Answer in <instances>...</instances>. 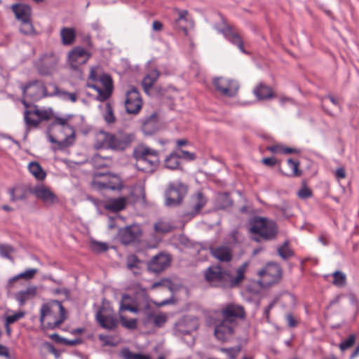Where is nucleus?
Returning <instances> with one entry per match:
<instances>
[{"instance_id": "1", "label": "nucleus", "mask_w": 359, "mask_h": 359, "mask_svg": "<svg viewBox=\"0 0 359 359\" xmlns=\"http://www.w3.org/2000/svg\"><path fill=\"white\" fill-rule=\"evenodd\" d=\"M247 263L242 264L236 270V276L233 277L229 272L223 270L221 266H211L204 272L207 282L212 286L222 287H233L238 285L245 278Z\"/></svg>"}, {"instance_id": "2", "label": "nucleus", "mask_w": 359, "mask_h": 359, "mask_svg": "<svg viewBox=\"0 0 359 359\" xmlns=\"http://www.w3.org/2000/svg\"><path fill=\"white\" fill-rule=\"evenodd\" d=\"M48 140L57 145V149L72 146L75 141V131L66 118H55L48 128Z\"/></svg>"}, {"instance_id": "3", "label": "nucleus", "mask_w": 359, "mask_h": 359, "mask_svg": "<svg viewBox=\"0 0 359 359\" xmlns=\"http://www.w3.org/2000/svg\"><path fill=\"white\" fill-rule=\"evenodd\" d=\"M66 318V311L60 301L53 300L43 305L41 309L40 321L44 328L55 329L59 327Z\"/></svg>"}, {"instance_id": "4", "label": "nucleus", "mask_w": 359, "mask_h": 359, "mask_svg": "<svg viewBox=\"0 0 359 359\" xmlns=\"http://www.w3.org/2000/svg\"><path fill=\"white\" fill-rule=\"evenodd\" d=\"M249 223L250 231L253 234V240L257 242L273 240L278 233L276 224L267 218L256 216Z\"/></svg>"}, {"instance_id": "5", "label": "nucleus", "mask_w": 359, "mask_h": 359, "mask_svg": "<svg viewBox=\"0 0 359 359\" xmlns=\"http://www.w3.org/2000/svg\"><path fill=\"white\" fill-rule=\"evenodd\" d=\"M133 156L137 160V168L146 172L152 171L159 163L158 151L144 145L136 147Z\"/></svg>"}, {"instance_id": "6", "label": "nucleus", "mask_w": 359, "mask_h": 359, "mask_svg": "<svg viewBox=\"0 0 359 359\" xmlns=\"http://www.w3.org/2000/svg\"><path fill=\"white\" fill-rule=\"evenodd\" d=\"M188 192V186L177 180L170 182L164 192L165 205L175 208L180 205Z\"/></svg>"}, {"instance_id": "7", "label": "nucleus", "mask_w": 359, "mask_h": 359, "mask_svg": "<svg viewBox=\"0 0 359 359\" xmlns=\"http://www.w3.org/2000/svg\"><path fill=\"white\" fill-rule=\"evenodd\" d=\"M21 89L26 98L37 101L46 97H53V91H48L46 86L41 82L36 80L22 86Z\"/></svg>"}, {"instance_id": "8", "label": "nucleus", "mask_w": 359, "mask_h": 359, "mask_svg": "<svg viewBox=\"0 0 359 359\" xmlns=\"http://www.w3.org/2000/svg\"><path fill=\"white\" fill-rule=\"evenodd\" d=\"M150 309L149 297L145 289H141L136 292L133 304H124L120 306L119 311H129L137 313L143 311L147 314V311Z\"/></svg>"}, {"instance_id": "9", "label": "nucleus", "mask_w": 359, "mask_h": 359, "mask_svg": "<svg viewBox=\"0 0 359 359\" xmlns=\"http://www.w3.org/2000/svg\"><path fill=\"white\" fill-rule=\"evenodd\" d=\"M261 277L259 283L264 286H271L279 281L281 278L280 266L276 263H269L264 269L258 272Z\"/></svg>"}, {"instance_id": "10", "label": "nucleus", "mask_w": 359, "mask_h": 359, "mask_svg": "<svg viewBox=\"0 0 359 359\" xmlns=\"http://www.w3.org/2000/svg\"><path fill=\"white\" fill-rule=\"evenodd\" d=\"M103 89L99 87L95 83H87L88 88L95 90L97 93V100L101 102L107 100L111 95L113 90V81L111 77L107 74H102L98 78Z\"/></svg>"}, {"instance_id": "11", "label": "nucleus", "mask_w": 359, "mask_h": 359, "mask_svg": "<svg viewBox=\"0 0 359 359\" xmlns=\"http://www.w3.org/2000/svg\"><path fill=\"white\" fill-rule=\"evenodd\" d=\"M213 84L217 91L226 97L235 96L239 88L236 81L224 77L215 78Z\"/></svg>"}, {"instance_id": "12", "label": "nucleus", "mask_w": 359, "mask_h": 359, "mask_svg": "<svg viewBox=\"0 0 359 359\" xmlns=\"http://www.w3.org/2000/svg\"><path fill=\"white\" fill-rule=\"evenodd\" d=\"M125 107L127 113L137 114L142 107V100L140 92L135 87L126 92Z\"/></svg>"}, {"instance_id": "13", "label": "nucleus", "mask_w": 359, "mask_h": 359, "mask_svg": "<svg viewBox=\"0 0 359 359\" xmlns=\"http://www.w3.org/2000/svg\"><path fill=\"white\" fill-rule=\"evenodd\" d=\"M57 62V57L54 54H46L35 62V67L39 74L48 76L53 72Z\"/></svg>"}, {"instance_id": "14", "label": "nucleus", "mask_w": 359, "mask_h": 359, "mask_svg": "<svg viewBox=\"0 0 359 359\" xmlns=\"http://www.w3.org/2000/svg\"><path fill=\"white\" fill-rule=\"evenodd\" d=\"M222 320L231 324H235L238 318H244L245 312L244 308L240 305L229 304L221 311Z\"/></svg>"}, {"instance_id": "15", "label": "nucleus", "mask_w": 359, "mask_h": 359, "mask_svg": "<svg viewBox=\"0 0 359 359\" xmlns=\"http://www.w3.org/2000/svg\"><path fill=\"white\" fill-rule=\"evenodd\" d=\"M30 192L47 206L52 205L53 204L58 202V198L56 195L50 190V188L44 185L35 186L30 189Z\"/></svg>"}, {"instance_id": "16", "label": "nucleus", "mask_w": 359, "mask_h": 359, "mask_svg": "<svg viewBox=\"0 0 359 359\" xmlns=\"http://www.w3.org/2000/svg\"><path fill=\"white\" fill-rule=\"evenodd\" d=\"M198 322L196 319L184 317L175 323L174 334L177 337L190 334L193 331L197 330Z\"/></svg>"}, {"instance_id": "17", "label": "nucleus", "mask_w": 359, "mask_h": 359, "mask_svg": "<svg viewBox=\"0 0 359 359\" xmlns=\"http://www.w3.org/2000/svg\"><path fill=\"white\" fill-rule=\"evenodd\" d=\"M90 57V54L81 46L74 48L68 55V60L71 67L76 69L80 65L85 64Z\"/></svg>"}, {"instance_id": "18", "label": "nucleus", "mask_w": 359, "mask_h": 359, "mask_svg": "<svg viewBox=\"0 0 359 359\" xmlns=\"http://www.w3.org/2000/svg\"><path fill=\"white\" fill-rule=\"evenodd\" d=\"M171 257L166 254L159 253L154 256L147 264L149 271L158 273L169 266Z\"/></svg>"}, {"instance_id": "19", "label": "nucleus", "mask_w": 359, "mask_h": 359, "mask_svg": "<svg viewBox=\"0 0 359 359\" xmlns=\"http://www.w3.org/2000/svg\"><path fill=\"white\" fill-rule=\"evenodd\" d=\"M133 139L134 135L132 134L119 135L111 134L108 149L123 151L133 141Z\"/></svg>"}, {"instance_id": "20", "label": "nucleus", "mask_w": 359, "mask_h": 359, "mask_svg": "<svg viewBox=\"0 0 359 359\" xmlns=\"http://www.w3.org/2000/svg\"><path fill=\"white\" fill-rule=\"evenodd\" d=\"M235 325L222 320L215 325V336L222 341H228L234 332Z\"/></svg>"}, {"instance_id": "21", "label": "nucleus", "mask_w": 359, "mask_h": 359, "mask_svg": "<svg viewBox=\"0 0 359 359\" xmlns=\"http://www.w3.org/2000/svg\"><path fill=\"white\" fill-rule=\"evenodd\" d=\"M118 235L121 242L125 245L135 242L141 235L138 225H130L119 230Z\"/></svg>"}, {"instance_id": "22", "label": "nucleus", "mask_w": 359, "mask_h": 359, "mask_svg": "<svg viewBox=\"0 0 359 359\" xmlns=\"http://www.w3.org/2000/svg\"><path fill=\"white\" fill-rule=\"evenodd\" d=\"M104 309L102 308L96 313V320L99 325L108 330H114L118 327V321L116 316L111 313H104Z\"/></svg>"}, {"instance_id": "23", "label": "nucleus", "mask_w": 359, "mask_h": 359, "mask_svg": "<svg viewBox=\"0 0 359 359\" xmlns=\"http://www.w3.org/2000/svg\"><path fill=\"white\" fill-rule=\"evenodd\" d=\"M210 252L213 257L221 262H229L232 259V251L226 245L211 246Z\"/></svg>"}, {"instance_id": "24", "label": "nucleus", "mask_w": 359, "mask_h": 359, "mask_svg": "<svg viewBox=\"0 0 359 359\" xmlns=\"http://www.w3.org/2000/svg\"><path fill=\"white\" fill-rule=\"evenodd\" d=\"M224 37L231 43L238 46L240 50L245 53L243 41L238 32H235L231 26H226L221 30Z\"/></svg>"}, {"instance_id": "25", "label": "nucleus", "mask_w": 359, "mask_h": 359, "mask_svg": "<svg viewBox=\"0 0 359 359\" xmlns=\"http://www.w3.org/2000/svg\"><path fill=\"white\" fill-rule=\"evenodd\" d=\"M12 11L15 18L20 22L31 19L32 10L29 6L25 4H13Z\"/></svg>"}, {"instance_id": "26", "label": "nucleus", "mask_w": 359, "mask_h": 359, "mask_svg": "<svg viewBox=\"0 0 359 359\" xmlns=\"http://www.w3.org/2000/svg\"><path fill=\"white\" fill-rule=\"evenodd\" d=\"M11 195V201L16 202L18 201H24L27 198L30 189L29 190L26 187L22 185H18L8 190Z\"/></svg>"}, {"instance_id": "27", "label": "nucleus", "mask_w": 359, "mask_h": 359, "mask_svg": "<svg viewBox=\"0 0 359 359\" xmlns=\"http://www.w3.org/2000/svg\"><path fill=\"white\" fill-rule=\"evenodd\" d=\"M36 294V287L31 286L25 290L20 291L15 294V299L18 302L19 305L22 306L25 303L35 297Z\"/></svg>"}, {"instance_id": "28", "label": "nucleus", "mask_w": 359, "mask_h": 359, "mask_svg": "<svg viewBox=\"0 0 359 359\" xmlns=\"http://www.w3.org/2000/svg\"><path fill=\"white\" fill-rule=\"evenodd\" d=\"M253 93L259 100L270 99L274 97L271 88L262 83H260L254 88Z\"/></svg>"}, {"instance_id": "29", "label": "nucleus", "mask_w": 359, "mask_h": 359, "mask_svg": "<svg viewBox=\"0 0 359 359\" xmlns=\"http://www.w3.org/2000/svg\"><path fill=\"white\" fill-rule=\"evenodd\" d=\"M126 206V199L124 197L112 198L104 205V209L113 212H118L123 210Z\"/></svg>"}, {"instance_id": "30", "label": "nucleus", "mask_w": 359, "mask_h": 359, "mask_svg": "<svg viewBox=\"0 0 359 359\" xmlns=\"http://www.w3.org/2000/svg\"><path fill=\"white\" fill-rule=\"evenodd\" d=\"M111 135V133L99 131L95 136L94 147L96 149H108Z\"/></svg>"}, {"instance_id": "31", "label": "nucleus", "mask_w": 359, "mask_h": 359, "mask_svg": "<svg viewBox=\"0 0 359 359\" xmlns=\"http://www.w3.org/2000/svg\"><path fill=\"white\" fill-rule=\"evenodd\" d=\"M157 124V115L154 113L145 118L142 123V130L147 135H151L156 130Z\"/></svg>"}, {"instance_id": "32", "label": "nucleus", "mask_w": 359, "mask_h": 359, "mask_svg": "<svg viewBox=\"0 0 359 359\" xmlns=\"http://www.w3.org/2000/svg\"><path fill=\"white\" fill-rule=\"evenodd\" d=\"M168 320V316L165 313L156 314L153 312L147 313L146 323L153 322L156 327H161Z\"/></svg>"}, {"instance_id": "33", "label": "nucleus", "mask_w": 359, "mask_h": 359, "mask_svg": "<svg viewBox=\"0 0 359 359\" xmlns=\"http://www.w3.org/2000/svg\"><path fill=\"white\" fill-rule=\"evenodd\" d=\"M142 261L135 255H130L126 258L127 268L133 271L137 276L140 273V265Z\"/></svg>"}, {"instance_id": "34", "label": "nucleus", "mask_w": 359, "mask_h": 359, "mask_svg": "<svg viewBox=\"0 0 359 359\" xmlns=\"http://www.w3.org/2000/svg\"><path fill=\"white\" fill-rule=\"evenodd\" d=\"M287 165L290 168V171L284 172L282 171L283 174L288 177H299L302 172L299 169V161L298 160H293L292 158H288L287 161Z\"/></svg>"}, {"instance_id": "35", "label": "nucleus", "mask_w": 359, "mask_h": 359, "mask_svg": "<svg viewBox=\"0 0 359 359\" xmlns=\"http://www.w3.org/2000/svg\"><path fill=\"white\" fill-rule=\"evenodd\" d=\"M60 36L64 45H71L75 41L76 32L73 28L64 27L60 31Z\"/></svg>"}, {"instance_id": "36", "label": "nucleus", "mask_w": 359, "mask_h": 359, "mask_svg": "<svg viewBox=\"0 0 359 359\" xmlns=\"http://www.w3.org/2000/svg\"><path fill=\"white\" fill-rule=\"evenodd\" d=\"M158 76L159 72L156 69L151 71L149 74L144 76L142 80V85L145 91H148L153 87Z\"/></svg>"}, {"instance_id": "37", "label": "nucleus", "mask_w": 359, "mask_h": 359, "mask_svg": "<svg viewBox=\"0 0 359 359\" xmlns=\"http://www.w3.org/2000/svg\"><path fill=\"white\" fill-rule=\"evenodd\" d=\"M181 156L177 151L170 154L165 159V166L170 170H176L180 167V159Z\"/></svg>"}, {"instance_id": "38", "label": "nucleus", "mask_w": 359, "mask_h": 359, "mask_svg": "<svg viewBox=\"0 0 359 359\" xmlns=\"http://www.w3.org/2000/svg\"><path fill=\"white\" fill-rule=\"evenodd\" d=\"M50 86L53 88V96H57L64 100H69L72 102H75L76 101L77 95L76 93L62 90L55 83H50Z\"/></svg>"}, {"instance_id": "39", "label": "nucleus", "mask_w": 359, "mask_h": 359, "mask_svg": "<svg viewBox=\"0 0 359 359\" xmlns=\"http://www.w3.org/2000/svg\"><path fill=\"white\" fill-rule=\"evenodd\" d=\"M29 172L35 177L36 179L43 180L46 178V173L42 169L40 164L37 162H31L29 164Z\"/></svg>"}, {"instance_id": "40", "label": "nucleus", "mask_w": 359, "mask_h": 359, "mask_svg": "<svg viewBox=\"0 0 359 359\" xmlns=\"http://www.w3.org/2000/svg\"><path fill=\"white\" fill-rule=\"evenodd\" d=\"M205 203L206 200L203 197V194L201 192L197 193L196 198H194V203L193 204L192 210L189 214L193 216L197 215Z\"/></svg>"}, {"instance_id": "41", "label": "nucleus", "mask_w": 359, "mask_h": 359, "mask_svg": "<svg viewBox=\"0 0 359 359\" xmlns=\"http://www.w3.org/2000/svg\"><path fill=\"white\" fill-rule=\"evenodd\" d=\"M121 356L123 359H151L149 355L133 353L128 348H124L121 351Z\"/></svg>"}, {"instance_id": "42", "label": "nucleus", "mask_w": 359, "mask_h": 359, "mask_svg": "<svg viewBox=\"0 0 359 359\" xmlns=\"http://www.w3.org/2000/svg\"><path fill=\"white\" fill-rule=\"evenodd\" d=\"M20 31L24 35H36L37 32H36L31 19L28 20H24L20 22Z\"/></svg>"}, {"instance_id": "43", "label": "nucleus", "mask_w": 359, "mask_h": 359, "mask_svg": "<svg viewBox=\"0 0 359 359\" xmlns=\"http://www.w3.org/2000/svg\"><path fill=\"white\" fill-rule=\"evenodd\" d=\"M24 119L28 127H37L40 123L39 118L34 114V110H26L24 113Z\"/></svg>"}, {"instance_id": "44", "label": "nucleus", "mask_w": 359, "mask_h": 359, "mask_svg": "<svg viewBox=\"0 0 359 359\" xmlns=\"http://www.w3.org/2000/svg\"><path fill=\"white\" fill-rule=\"evenodd\" d=\"M99 187L102 189H109L115 190L119 189L121 187V180L116 175H113L112 180L109 182H102L98 183Z\"/></svg>"}, {"instance_id": "45", "label": "nucleus", "mask_w": 359, "mask_h": 359, "mask_svg": "<svg viewBox=\"0 0 359 359\" xmlns=\"http://www.w3.org/2000/svg\"><path fill=\"white\" fill-rule=\"evenodd\" d=\"M278 254L283 259H287L293 256V252L289 247L288 241H285L284 243L278 248Z\"/></svg>"}, {"instance_id": "46", "label": "nucleus", "mask_w": 359, "mask_h": 359, "mask_svg": "<svg viewBox=\"0 0 359 359\" xmlns=\"http://www.w3.org/2000/svg\"><path fill=\"white\" fill-rule=\"evenodd\" d=\"M218 207L224 209L232 205V200L229 194L224 193L219 194L217 199Z\"/></svg>"}, {"instance_id": "47", "label": "nucleus", "mask_w": 359, "mask_h": 359, "mask_svg": "<svg viewBox=\"0 0 359 359\" xmlns=\"http://www.w3.org/2000/svg\"><path fill=\"white\" fill-rule=\"evenodd\" d=\"M332 276L334 278L332 283L334 285L341 287L346 285V277L344 273L337 271L332 273Z\"/></svg>"}, {"instance_id": "48", "label": "nucleus", "mask_w": 359, "mask_h": 359, "mask_svg": "<svg viewBox=\"0 0 359 359\" xmlns=\"http://www.w3.org/2000/svg\"><path fill=\"white\" fill-rule=\"evenodd\" d=\"M93 163L96 168H103L111 162V158L109 157H102L100 154H96L93 156Z\"/></svg>"}, {"instance_id": "49", "label": "nucleus", "mask_w": 359, "mask_h": 359, "mask_svg": "<svg viewBox=\"0 0 359 359\" xmlns=\"http://www.w3.org/2000/svg\"><path fill=\"white\" fill-rule=\"evenodd\" d=\"M104 118L109 124L114 123L116 121V117L114 114L113 108L110 103L106 104Z\"/></svg>"}, {"instance_id": "50", "label": "nucleus", "mask_w": 359, "mask_h": 359, "mask_svg": "<svg viewBox=\"0 0 359 359\" xmlns=\"http://www.w3.org/2000/svg\"><path fill=\"white\" fill-rule=\"evenodd\" d=\"M120 322L123 327L128 330H135L137 327V320L136 318L128 320L125 316H120Z\"/></svg>"}, {"instance_id": "51", "label": "nucleus", "mask_w": 359, "mask_h": 359, "mask_svg": "<svg viewBox=\"0 0 359 359\" xmlns=\"http://www.w3.org/2000/svg\"><path fill=\"white\" fill-rule=\"evenodd\" d=\"M15 252V249L9 245H0V255L6 259L13 262L11 254Z\"/></svg>"}, {"instance_id": "52", "label": "nucleus", "mask_w": 359, "mask_h": 359, "mask_svg": "<svg viewBox=\"0 0 359 359\" xmlns=\"http://www.w3.org/2000/svg\"><path fill=\"white\" fill-rule=\"evenodd\" d=\"M34 114L39 118V122L49 120L52 116V110H41L36 109L34 110Z\"/></svg>"}, {"instance_id": "53", "label": "nucleus", "mask_w": 359, "mask_h": 359, "mask_svg": "<svg viewBox=\"0 0 359 359\" xmlns=\"http://www.w3.org/2000/svg\"><path fill=\"white\" fill-rule=\"evenodd\" d=\"M355 342V335L351 334L349 337L341 341V343L339 345V348L341 351H346L351 348Z\"/></svg>"}, {"instance_id": "54", "label": "nucleus", "mask_w": 359, "mask_h": 359, "mask_svg": "<svg viewBox=\"0 0 359 359\" xmlns=\"http://www.w3.org/2000/svg\"><path fill=\"white\" fill-rule=\"evenodd\" d=\"M25 311H19L17 313H15L11 315H8L6 317V321L7 325H11L17 322L18 320L23 318L25 316Z\"/></svg>"}, {"instance_id": "55", "label": "nucleus", "mask_w": 359, "mask_h": 359, "mask_svg": "<svg viewBox=\"0 0 359 359\" xmlns=\"http://www.w3.org/2000/svg\"><path fill=\"white\" fill-rule=\"evenodd\" d=\"M328 100L330 101V102H332L333 105H334L335 107L339 108V98L335 97H334L332 95H328L327 97H325L321 100L322 107L327 113L330 114V111L326 109Z\"/></svg>"}, {"instance_id": "56", "label": "nucleus", "mask_w": 359, "mask_h": 359, "mask_svg": "<svg viewBox=\"0 0 359 359\" xmlns=\"http://www.w3.org/2000/svg\"><path fill=\"white\" fill-rule=\"evenodd\" d=\"M220 351L226 353L230 359H236L237 355L241 351L240 346L231 347V348H221Z\"/></svg>"}, {"instance_id": "57", "label": "nucleus", "mask_w": 359, "mask_h": 359, "mask_svg": "<svg viewBox=\"0 0 359 359\" xmlns=\"http://www.w3.org/2000/svg\"><path fill=\"white\" fill-rule=\"evenodd\" d=\"M90 248L95 252H102L108 249V245L105 243L92 241L90 243Z\"/></svg>"}, {"instance_id": "58", "label": "nucleus", "mask_w": 359, "mask_h": 359, "mask_svg": "<svg viewBox=\"0 0 359 359\" xmlns=\"http://www.w3.org/2000/svg\"><path fill=\"white\" fill-rule=\"evenodd\" d=\"M154 229L158 233H165L170 232L172 230V227L167 223L160 222L154 224Z\"/></svg>"}, {"instance_id": "59", "label": "nucleus", "mask_w": 359, "mask_h": 359, "mask_svg": "<svg viewBox=\"0 0 359 359\" xmlns=\"http://www.w3.org/2000/svg\"><path fill=\"white\" fill-rule=\"evenodd\" d=\"M132 194L137 197L136 201L141 200L143 202L145 201V191L144 187L139 186L134 189L132 191Z\"/></svg>"}, {"instance_id": "60", "label": "nucleus", "mask_w": 359, "mask_h": 359, "mask_svg": "<svg viewBox=\"0 0 359 359\" xmlns=\"http://www.w3.org/2000/svg\"><path fill=\"white\" fill-rule=\"evenodd\" d=\"M37 272L38 270L36 269H29L26 270L25 272L18 274V277H20V278H24L25 280H29L32 279Z\"/></svg>"}, {"instance_id": "61", "label": "nucleus", "mask_w": 359, "mask_h": 359, "mask_svg": "<svg viewBox=\"0 0 359 359\" xmlns=\"http://www.w3.org/2000/svg\"><path fill=\"white\" fill-rule=\"evenodd\" d=\"M98 70H99V68L97 67H92L90 69L89 76H88V82L95 83V81H98V78L100 75V74H98Z\"/></svg>"}, {"instance_id": "62", "label": "nucleus", "mask_w": 359, "mask_h": 359, "mask_svg": "<svg viewBox=\"0 0 359 359\" xmlns=\"http://www.w3.org/2000/svg\"><path fill=\"white\" fill-rule=\"evenodd\" d=\"M311 190L306 186H303L302 189L298 191V196L302 199L308 198L311 197Z\"/></svg>"}, {"instance_id": "63", "label": "nucleus", "mask_w": 359, "mask_h": 359, "mask_svg": "<svg viewBox=\"0 0 359 359\" xmlns=\"http://www.w3.org/2000/svg\"><path fill=\"white\" fill-rule=\"evenodd\" d=\"M99 339L103 342L104 346H115L116 344L114 342L113 338L108 335L100 334Z\"/></svg>"}, {"instance_id": "64", "label": "nucleus", "mask_w": 359, "mask_h": 359, "mask_svg": "<svg viewBox=\"0 0 359 359\" xmlns=\"http://www.w3.org/2000/svg\"><path fill=\"white\" fill-rule=\"evenodd\" d=\"M181 156L180 158H184L188 161H193L196 158V155L187 151L180 149L178 152Z\"/></svg>"}]
</instances>
